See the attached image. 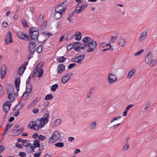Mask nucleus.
Masks as SVG:
<instances>
[{
    "instance_id": "1",
    "label": "nucleus",
    "mask_w": 157,
    "mask_h": 157,
    "mask_svg": "<svg viewBox=\"0 0 157 157\" xmlns=\"http://www.w3.org/2000/svg\"><path fill=\"white\" fill-rule=\"evenodd\" d=\"M29 36L27 34L21 31L17 32V35L19 38L26 41L32 40L36 41L38 39L39 34V30L37 28L32 27L29 29Z\"/></svg>"
},
{
    "instance_id": "2",
    "label": "nucleus",
    "mask_w": 157,
    "mask_h": 157,
    "mask_svg": "<svg viewBox=\"0 0 157 157\" xmlns=\"http://www.w3.org/2000/svg\"><path fill=\"white\" fill-rule=\"evenodd\" d=\"M50 116L48 113H45L44 115V117L41 118L40 119H37L36 120V121L39 122V124H37V127L36 128H34L33 130H38L40 128H42L44 125L48 123V118Z\"/></svg>"
},
{
    "instance_id": "3",
    "label": "nucleus",
    "mask_w": 157,
    "mask_h": 157,
    "mask_svg": "<svg viewBox=\"0 0 157 157\" xmlns=\"http://www.w3.org/2000/svg\"><path fill=\"white\" fill-rule=\"evenodd\" d=\"M153 55L151 51L148 52L145 59V62L146 63L149 64L152 67L155 66L157 64V59H153Z\"/></svg>"
},
{
    "instance_id": "4",
    "label": "nucleus",
    "mask_w": 157,
    "mask_h": 157,
    "mask_svg": "<svg viewBox=\"0 0 157 157\" xmlns=\"http://www.w3.org/2000/svg\"><path fill=\"white\" fill-rule=\"evenodd\" d=\"M8 85L9 86V88L7 90L8 98L10 101L13 102L15 100L14 97L13 95L14 93V88L11 84H8Z\"/></svg>"
},
{
    "instance_id": "5",
    "label": "nucleus",
    "mask_w": 157,
    "mask_h": 157,
    "mask_svg": "<svg viewBox=\"0 0 157 157\" xmlns=\"http://www.w3.org/2000/svg\"><path fill=\"white\" fill-rule=\"evenodd\" d=\"M55 10L56 12L54 13L53 17L56 19H58L61 17L62 14L63 13L65 10V7L62 9L59 8V10L57 11L56 10V6Z\"/></svg>"
},
{
    "instance_id": "6",
    "label": "nucleus",
    "mask_w": 157,
    "mask_h": 157,
    "mask_svg": "<svg viewBox=\"0 0 157 157\" xmlns=\"http://www.w3.org/2000/svg\"><path fill=\"white\" fill-rule=\"evenodd\" d=\"M28 48L30 54L33 55L36 48V45L35 42L33 41L30 42Z\"/></svg>"
},
{
    "instance_id": "7",
    "label": "nucleus",
    "mask_w": 157,
    "mask_h": 157,
    "mask_svg": "<svg viewBox=\"0 0 157 157\" xmlns=\"http://www.w3.org/2000/svg\"><path fill=\"white\" fill-rule=\"evenodd\" d=\"M90 48L88 49L86 52L89 53L90 52H93L94 49L96 48L97 46V42L94 39H92L91 41L90 42Z\"/></svg>"
},
{
    "instance_id": "8",
    "label": "nucleus",
    "mask_w": 157,
    "mask_h": 157,
    "mask_svg": "<svg viewBox=\"0 0 157 157\" xmlns=\"http://www.w3.org/2000/svg\"><path fill=\"white\" fill-rule=\"evenodd\" d=\"M11 36L12 34L11 32L10 31L8 32L6 36L5 39V43L7 44H9L13 42L11 38Z\"/></svg>"
},
{
    "instance_id": "9",
    "label": "nucleus",
    "mask_w": 157,
    "mask_h": 157,
    "mask_svg": "<svg viewBox=\"0 0 157 157\" xmlns=\"http://www.w3.org/2000/svg\"><path fill=\"white\" fill-rule=\"evenodd\" d=\"M108 80L109 83H111L116 81L117 80V78L114 74L111 73L108 76Z\"/></svg>"
},
{
    "instance_id": "10",
    "label": "nucleus",
    "mask_w": 157,
    "mask_h": 157,
    "mask_svg": "<svg viewBox=\"0 0 157 157\" xmlns=\"http://www.w3.org/2000/svg\"><path fill=\"white\" fill-rule=\"evenodd\" d=\"M7 71L6 67L5 65H3L1 69V78L3 79L5 76Z\"/></svg>"
},
{
    "instance_id": "11",
    "label": "nucleus",
    "mask_w": 157,
    "mask_h": 157,
    "mask_svg": "<svg viewBox=\"0 0 157 157\" xmlns=\"http://www.w3.org/2000/svg\"><path fill=\"white\" fill-rule=\"evenodd\" d=\"M11 105V103L9 101L6 102L5 104L3 105L4 109L3 111L4 112H6V114L8 113V111L10 109Z\"/></svg>"
},
{
    "instance_id": "12",
    "label": "nucleus",
    "mask_w": 157,
    "mask_h": 157,
    "mask_svg": "<svg viewBox=\"0 0 157 157\" xmlns=\"http://www.w3.org/2000/svg\"><path fill=\"white\" fill-rule=\"evenodd\" d=\"M87 6L88 4L87 3H86V4H83L82 6H80V8H79L78 10H74V12H75L76 14H79L80 13L84 11L87 7Z\"/></svg>"
},
{
    "instance_id": "13",
    "label": "nucleus",
    "mask_w": 157,
    "mask_h": 157,
    "mask_svg": "<svg viewBox=\"0 0 157 157\" xmlns=\"http://www.w3.org/2000/svg\"><path fill=\"white\" fill-rule=\"evenodd\" d=\"M26 89L25 94L26 93H31L33 89V86L31 84H26Z\"/></svg>"
},
{
    "instance_id": "14",
    "label": "nucleus",
    "mask_w": 157,
    "mask_h": 157,
    "mask_svg": "<svg viewBox=\"0 0 157 157\" xmlns=\"http://www.w3.org/2000/svg\"><path fill=\"white\" fill-rule=\"evenodd\" d=\"M52 136L56 140L59 139L61 137L60 133L57 131H55L53 133Z\"/></svg>"
},
{
    "instance_id": "15",
    "label": "nucleus",
    "mask_w": 157,
    "mask_h": 157,
    "mask_svg": "<svg viewBox=\"0 0 157 157\" xmlns=\"http://www.w3.org/2000/svg\"><path fill=\"white\" fill-rule=\"evenodd\" d=\"M20 78H17L15 79L14 81V85L17 90L19 91V90L20 85Z\"/></svg>"
},
{
    "instance_id": "16",
    "label": "nucleus",
    "mask_w": 157,
    "mask_h": 157,
    "mask_svg": "<svg viewBox=\"0 0 157 157\" xmlns=\"http://www.w3.org/2000/svg\"><path fill=\"white\" fill-rule=\"evenodd\" d=\"M65 70V66L63 64H60L57 67L58 73H60Z\"/></svg>"
},
{
    "instance_id": "17",
    "label": "nucleus",
    "mask_w": 157,
    "mask_h": 157,
    "mask_svg": "<svg viewBox=\"0 0 157 157\" xmlns=\"http://www.w3.org/2000/svg\"><path fill=\"white\" fill-rule=\"evenodd\" d=\"M33 145L34 146H33V147H32L33 148H34L35 149L36 148L40 147V141L38 139L35 140L33 141Z\"/></svg>"
},
{
    "instance_id": "18",
    "label": "nucleus",
    "mask_w": 157,
    "mask_h": 157,
    "mask_svg": "<svg viewBox=\"0 0 157 157\" xmlns=\"http://www.w3.org/2000/svg\"><path fill=\"white\" fill-rule=\"evenodd\" d=\"M81 33L80 32L77 31L75 34L73 35L74 36H76L75 39L76 40H80L82 38V36L81 35Z\"/></svg>"
},
{
    "instance_id": "19",
    "label": "nucleus",
    "mask_w": 157,
    "mask_h": 157,
    "mask_svg": "<svg viewBox=\"0 0 157 157\" xmlns=\"http://www.w3.org/2000/svg\"><path fill=\"white\" fill-rule=\"evenodd\" d=\"M73 73H68L66 74L64 76H63V80H64V77H67V80L65 81L64 82H67L70 79V78L73 75Z\"/></svg>"
},
{
    "instance_id": "20",
    "label": "nucleus",
    "mask_w": 157,
    "mask_h": 157,
    "mask_svg": "<svg viewBox=\"0 0 157 157\" xmlns=\"http://www.w3.org/2000/svg\"><path fill=\"white\" fill-rule=\"evenodd\" d=\"M85 55V54H83L77 56V59L76 62H77V63H80L84 59Z\"/></svg>"
},
{
    "instance_id": "21",
    "label": "nucleus",
    "mask_w": 157,
    "mask_h": 157,
    "mask_svg": "<svg viewBox=\"0 0 157 157\" xmlns=\"http://www.w3.org/2000/svg\"><path fill=\"white\" fill-rule=\"evenodd\" d=\"M146 35H147V32L146 31L143 32L139 38V40L141 41L145 39L147 37Z\"/></svg>"
},
{
    "instance_id": "22",
    "label": "nucleus",
    "mask_w": 157,
    "mask_h": 157,
    "mask_svg": "<svg viewBox=\"0 0 157 157\" xmlns=\"http://www.w3.org/2000/svg\"><path fill=\"white\" fill-rule=\"evenodd\" d=\"M37 127V124L33 123V121H31L29 122L28 127L29 128H31L33 130L34 128H36Z\"/></svg>"
},
{
    "instance_id": "23",
    "label": "nucleus",
    "mask_w": 157,
    "mask_h": 157,
    "mask_svg": "<svg viewBox=\"0 0 157 157\" xmlns=\"http://www.w3.org/2000/svg\"><path fill=\"white\" fill-rule=\"evenodd\" d=\"M118 43L121 46H123L124 45L125 41L123 37L121 36L120 37Z\"/></svg>"
},
{
    "instance_id": "24",
    "label": "nucleus",
    "mask_w": 157,
    "mask_h": 157,
    "mask_svg": "<svg viewBox=\"0 0 157 157\" xmlns=\"http://www.w3.org/2000/svg\"><path fill=\"white\" fill-rule=\"evenodd\" d=\"M136 70L134 68H132L129 71L128 74V78H130L136 72Z\"/></svg>"
},
{
    "instance_id": "25",
    "label": "nucleus",
    "mask_w": 157,
    "mask_h": 157,
    "mask_svg": "<svg viewBox=\"0 0 157 157\" xmlns=\"http://www.w3.org/2000/svg\"><path fill=\"white\" fill-rule=\"evenodd\" d=\"M68 0H65V1L63 2L62 3H61L60 5L58 6L57 7V9H58L59 8H60L61 7H62L63 8H64V7L66 8V5L67 4V1Z\"/></svg>"
},
{
    "instance_id": "26",
    "label": "nucleus",
    "mask_w": 157,
    "mask_h": 157,
    "mask_svg": "<svg viewBox=\"0 0 157 157\" xmlns=\"http://www.w3.org/2000/svg\"><path fill=\"white\" fill-rule=\"evenodd\" d=\"M92 40H91L90 37L89 36H86L83 38L82 40L83 41V43H87L89 42H90Z\"/></svg>"
},
{
    "instance_id": "27",
    "label": "nucleus",
    "mask_w": 157,
    "mask_h": 157,
    "mask_svg": "<svg viewBox=\"0 0 157 157\" xmlns=\"http://www.w3.org/2000/svg\"><path fill=\"white\" fill-rule=\"evenodd\" d=\"M57 61L59 63L64 62L66 60V58L64 56L59 57L57 59Z\"/></svg>"
},
{
    "instance_id": "28",
    "label": "nucleus",
    "mask_w": 157,
    "mask_h": 157,
    "mask_svg": "<svg viewBox=\"0 0 157 157\" xmlns=\"http://www.w3.org/2000/svg\"><path fill=\"white\" fill-rule=\"evenodd\" d=\"M32 147H33V145H32V146H31V147H26V149L28 153H31L35 151V149L34 148H32Z\"/></svg>"
},
{
    "instance_id": "29",
    "label": "nucleus",
    "mask_w": 157,
    "mask_h": 157,
    "mask_svg": "<svg viewBox=\"0 0 157 157\" xmlns=\"http://www.w3.org/2000/svg\"><path fill=\"white\" fill-rule=\"evenodd\" d=\"M99 45L101 47H107L108 46H109L111 45L110 43L108 44H106L105 43L103 42H100L99 43Z\"/></svg>"
},
{
    "instance_id": "30",
    "label": "nucleus",
    "mask_w": 157,
    "mask_h": 157,
    "mask_svg": "<svg viewBox=\"0 0 157 157\" xmlns=\"http://www.w3.org/2000/svg\"><path fill=\"white\" fill-rule=\"evenodd\" d=\"M78 44L80 45H82L81 43L79 42H73L72 43H71L69 45H71L72 47L71 48H69V49H71L72 48H74V47H75V45H76Z\"/></svg>"
},
{
    "instance_id": "31",
    "label": "nucleus",
    "mask_w": 157,
    "mask_h": 157,
    "mask_svg": "<svg viewBox=\"0 0 157 157\" xmlns=\"http://www.w3.org/2000/svg\"><path fill=\"white\" fill-rule=\"evenodd\" d=\"M58 87V85L57 84H55L52 85L51 87V89L52 91L55 92L56 91V89Z\"/></svg>"
},
{
    "instance_id": "32",
    "label": "nucleus",
    "mask_w": 157,
    "mask_h": 157,
    "mask_svg": "<svg viewBox=\"0 0 157 157\" xmlns=\"http://www.w3.org/2000/svg\"><path fill=\"white\" fill-rule=\"evenodd\" d=\"M53 96L50 94H49L46 95L44 99L46 101L50 100L53 99Z\"/></svg>"
},
{
    "instance_id": "33",
    "label": "nucleus",
    "mask_w": 157,
    "mask_h": 157,
    "mask_svg": "<svg viewBox=\"0 0 157 157\" xmlns=\"http://www.w3.org/2000/svg\"><path fill=\"white\" fill-rule=\"evenodd\" d=\"M39 73L37 75V77L39 78L41 77L43 74L44 70L42 68H40L39 69V71L38 72Z\"/></svg>"
},
{
    "instance_id": "34",
    "label": "nucleus",
    "mask_w": 157,
    "mask_h": 157,
    "mask_svg": "<svg viewBox=\"0 0 157 157\" xmlns=\"http://www.w3.org/2000/svg\"><path fill=\"white\" fill-rule=\"evenodd\" d=\"M64 143L62 142H59L56 143L55 145L56 147H62L64 146Z\"/></svg>"
},
{
    "instance_id": "35",
    "label": "nucleus",
    "mask_w": 157,
    "mask_h": 157,
    "mask_svg": "<svg viewBox=\"0 0 157 157\" xmlns=\"http://www.w3.org/2000/svg\"><path fill=\"white\" fill-rule=\"evenodd\" d=\"M61 122V120L60 119H56L54 122V126L59 125L60 123Z\"/></svg>"
},
{
    "instance_id": "36",
    "label": "nucleus",
    "mask_w": 157,
    "mask_h": 157,
    "mask_svg": "<svg viewBox=\"0 0 157 157\" xmlns=\"http://www.w3.org/2000/svg\"><path fill=\"white\" fill-rule=\"evenodd\" d=\"M28 61H25V62L22 64L21 66V67L19 68V72H20V70H21V69L22 68H24L25 69L26 68V67L27 65L28 64Z\"/></svg>"
},
{
    "instance_id": "37",
    "label": "nucleus",
    "mask_w": 157,
    "mask_h": 157,
    "mask_svg": "<svg viewBox=\"0 0 157 157\" xmlns=\"http://www.w3.org/2000/svg\"><path fill=\"white\" fill-rule=\"evenodd\" d=\"M17 105V110H20L24 106V104L21 103L20 102H19V103Z\"/></svg>"
},
{
    "instance_id": "38",
    "label": "nucleus",
    "mask_w": 157,
    "mask_h": 157,
    "mask_svg": "<svg viewBox=\"0 0 157 157\" xmlns=\"http://www.w3.org/2000/svg\"><path fill=\"white\" fill-rule=\"evenodd\" d=\"M46 139V137L45 136H43L42 135H40L38 136V140L39 141H44Z\"/></svg>"
},
{
    "instance_id": "39",
    "label": "nucleus",
    "mask_w": 157,
    "mask_h": 157,
    "mask_svg": "<svg viewBox=\"0 0 157 157\" xmlns=\"http://www.w3.org/2000/svg\"><path fill=\"white\" fill-rule=\"evenodd\" d=\"M29 93H26L25 94V93L23 94L21 98L23 100H26L28 98V96H29V94H28Z\"/></svg>"
},
{
    "instance_id": "40",
    "label": "nucleus",
    "mask_w": 157,
    "mask_h": 157,
    "mask_svg": "<svg viewBox=\"0 0 157 157\" xmlns=\"http://www.w3.org/2000/svg\"><path fill=\"white\" fill-rule=\"evenodd\" d=\"M43 45H39L37 49H36V51L38 53H40L43 49Z\"/></svg>"
},
{
    "instance_id": "41",
    "label": "nucleus",
    "mask_w": 157,
    "mask_h": 157,
    "mask_svg": "<svg viewBox=\"0 0 157 157\" xmlns=\"http://www.w3.org/2000/svg\"><path fill=\"white\" fill-rule=\"evenodd\" d=\"M21 21L22 23L23 26L26 28L27 27H28V26L27 23L26 21L24 19H22L21 20Z\"/></svg>"
},
{
    "instance_id": "42",
    "label": "nucleus",
    "mask_w": 157,
    "mask_h": 157,
    "mask_svg": "<svg viewBox=\"0 0 157 157\" xmlns=\"http://www.w3.org/2000/svg\"><path fill=\"white\" fill-rule=\"evenodd\" d=\"M57 140L55 139V138L52 136L48 140V143L50 144H52L55 143Z\"/></svg>"
},
{
    "instance_id": "43",
    "label": "nucleus",
    "mask_w": 157,
    "mask_h": 157,
    "mask_svg": "<svg viewBox=\"0 0 157 157\" xmlns=\"http://www.w3.org/2000/svg\"><path fill=\"white\" fill-rule=\"evenodd\" d=\"M97 123L96 122L94 121L92 123L90 126V128L91 129H93L95 127Z\"/></svg>"
},
{
    "instance_id": "44",
    "label": "nucleus",
    "mask_w": 157,
    "mask_h": 157,
    "mask_svg": "<svg viewBox=\"0 0 157 157\" xmlns=\"http://www.w3.org/2000/svg\"><path fill=\"white\" fill-rule=\"evenodd\" d=\"M121 116H119L117 117H116L113 118L110 121V123H112L113 122H114L115 121L119 119L120 118H121Z\"/></svg>"
},
{
    "instance_id": "45",
    "label": "nucleus",
    "mask_w": 157,
    "mask_h": 157,
    "mask_svg": "<svg viewBox=\"0 0 157 157\" xmlns=\"http://www.w3.org/2000/svg\"><path fill=\"white\" fill-rule=\"evenodd\" d=\"M109 46V48H105V49H103L102 51L104 52V51H106V50H109V51H112L113 50V48L112 47L111 45H110V46Z\"/></svg>"
},
{
    "instance_id": "46",
    "label": "nucleus",
    "mask_w": 157,
    "mask_h": 157,
    "mask_svg": "<svg viewBox=\"0 0 157 157\" xmlns=\"http://www.w3.org/2000/svg\"><path fill=\"white\" fill-rule=\"evenodd\" d=\"M19 155L21 157H25L26 154L25 152H21L19 153Z\"/></svg>"
},
{
    "instance_id": "47",
    "label": "nucleus",
    "mask_w": 157,
    "mask_h": 157,
    "mask_svg": "<svg viewBox=\"0 0 157 157\" xmlns=\"http://www.w3.org/2000/svg\"><path fill=\"white\" fill-rule=\"evenodd\" d=\"M129 146L128 142H127L123 147V149L124 150H126L129 148Z\"/></svg>"
},
{
    "instance_id": "48",
    "label": "nucleus",
    "mask_w": 157,
    "mask_h": 157,
    "mask_svg": "<svg viewBox=\"0 0 157 157\" xmlns=\"http://www.w3.org/2000/svg\"><path fill=\"white\" fill-rule=\"evenodd\" d=\"M74 50L77 52H79L81 51V48L80 46H77L75 47Z\"/></svg>"
},
{
    "instance_id": "49",
    "label": "nucleus",
    "mask_w": 157,
    "mask_h": 157,
    "mask_svg": "<svg viewBox=\"0 0 157 157\" xmlns=\"http://www.w3.org/2000/svg\"><path fill=\"white\" fill-rule=\"evenodd\" d=\"M76 64L75 63H72L70 64L68 66V68L69 69H71L74 67Z\"/></svg>"
},
{
    "instance_id": "50",
    "label": "nucleus",
    "mask_w": 157,
    "mask_h": 157,
    "mask_svg": "<svg viewBox=\"0 0 157 157\" xmlns=\"http://www.w3.org/2000/svg\"><path fill=\"white\" fill-rule=\"evenodd\" d=\"M15 146L16 147H17L20 148H23V146L22 144L18 143L17 142V143L16 144Z\"/></svg>"
},
{
    "instance_id": "51",
    "label": "nucleus",
    "mask_w": 157,
    "mask_h": 157,
    "mask_svg": "<svg viewBox=\"0 0 157 157\" xmlns=\"http://www.w3.org/2000/svg\"><path fill=\"white\" fill-rule=\"evenodd\" d=\"M44 65V62H41L39 63L36 66H38V68H41V67H43Z\"/></svg>"
},
{
    "instance_id": "52",
    "label": "nucleus",
    "mask_w": 157,
    "mask_h": 157,
    "mask_svg": "<svg viewBox=\"0 0 157 157\" xmlns=\"http://www.w3.org/2000/svg\"><path fill=\"white\" fill-rule=\"evenodd\" d=\"M25 68H22L21 69V70L20 71V72H19V68L18 69V74L20 75H22L24 73L25 70Z\"/></svg>"
},
{
    "instance_id": "53",
    "label": "nucleus",
    "mask_w": 157,
    "mask_h": 157,
    "mask_svg": "<svg viewBox=\"0 0 157 157\" xmlns=\"http://www.w3.org/2000/svg\"><path fill=\"white\" fill-rule=\"evenodd\" d=\"M41 152L36 153L34 154V157H40L41 155Z\"/></svg>"
},
{
    "instance_id": "54",
    "label": "nucleus",
    "mask_w": 157,
    "mask_h": 157,
    "mask_svg": "<svg viewBox=\"0 0 157 157\" xmlns=\"http://www.w3.org/2000/svg\"><path fill=\"white\" fill-rule=\"evenodd\" d=\"M144 51L143 49H141L135 54V56H139Z\"/></svg>"
},
{
    "instance_id": "55",
    "label": "nucleus",
    "mask_w": 157,
    "mask_h": 157,
    "mask_svg": "<svg viewBox=\"0 0 157 157\" xmlns=\"http://www.w3.org/2000/svg\"><path fill=\"white\" fill-rule=\"evenodd\" d=\"M12 126V124L8 123L6 126L5 128L8 130Z\"/></svg>"
},
{
    "instance_id": "56",
    "label": "nucleus",
    "mask_w": 157,
    "mask_h": 157,
    "mask_svg": "<svg viewBox=\"0 0 157 157\" xmlns=\"http://www.w3.org/2000/svg\"><path fill=\"white\" fill-rule=\"evenodd\" d=\"M5 149V147H4L3 145H0V154L2 153Z\"/></svg>"
},
{
    "instance_id": "57",
    "label": "nucleus",
    "mask_w": 157,
    "mask_h": 157,
    "mask_svg": "<svg viewBox=\"0 0 157 157\" xmlns=\"http://www.w3.org/2000/svg\"><path fill=\"white\" fill-rule=\"evenodd\" d=\"M77 59V56H75L74 58L71 59V61L76 63H77L76 61V59Z\"/></svg>"
},
{
    "instance_id": "58",
    "label": "nucleus",
    "mask_w": 157,
    "mask_h": 157,
    "mask_svg": "<svg viewBox=\"0 0 157 157\" xmlns=\"http://www.w3.org/2000/svg\"><path fill=\"white\" fill-rule=\"evenodd\" d=\"M20 113L19 110H17V111L15 112L13 114V115L15 117L18 116Z\"/></svg>"
},
{
    "instance_id": "59",
    "label": "nucleus",
    "mask_w": 157,
    "mask_h": 157,
    "mask_svg": "<svg viewBox=\"0 0 157 157\" xmlns=\"http://www.w3.org/2000/svg\"><path fill=\"white\" fill-rule=\"evenodd\" d=\"M38 135H39L38 134L36 133L34 134L32 136V137L33 139H36L37 138V137H38V136H39Z\"/></svg>"
},
{
    "instance_id": "60",
    "label": "nucleus",
    "mask_w": 157,
    "mask_h": 157,
    "mask_svg": "<svg viewBox=\"0 0 157 157\" xmlns=\"http://www.w3.org/2000/svg\"><path fill=\"white\" fill-rule=\"evenodd\" d=\"M39 68H38V66H36L35 67V68L34 70V72H35V73L37 74L38 72L39 71Z\"/></svg>"
},
{
    "instance_id": "61",
    "label": "nucleus",
    "mask_w": 157,
    "mask_h": 157,
    "mask_svg": "<svg viewBox=\"0 0 157 157\" xmlns=\"http://www.w3.org/2000/svg\"><path fill=\"white\" fill-rule=\"evenodd\" d=\"M31 74L29 76V77H28V78L27 79V80L26 81V84H30L29 83V82L31 80Z\"/></svg>"
},
{
    "instance_id": "62",
    "label": "nucleus",
    "mask_w": 157,
    "mask_h": 157,
    "mask_svg": "<svg viewBox=\"0 0 157 157\" xmlns=\"http://www.w3.org/2000/svg\"><path fill=\"white\" fill-rule=\"evenodd\" d=\"M8 25V23L6 21H3L2 23V26L4 27H6Z\"/></svg>"
},
{
    "instance_id": "63",
    "label": "nucleus",
    "mask_w": 157,
    "mask_h": 157,
    "mask_svg": "<svg viewBox=\"0 0 157 157\" xmlns=\"http://www.w3.org/2000/svg\"><path fill=\"white\" fill-rule=\"evenodd\" d=\"M74 36L73 35L69 33L67 35V37L70 40H71L73 38Z\"/></svg>"
},
{
    "instance_id": "64",
    "label": "nucleus",
    "mask_w": 157,
    "mask_h": 157,
    "mask_svg": "<svg viewBox=\"0 0 157 157\" xmlns=\"http://www.w3.org/2000/svg\"><path fill=\"white\" fill-rule=\"evenodd\" d=\"M30 10L31 12L33 14L35 11V8L33 6L30 7Z\"/></svg>"
}]
</instances>
